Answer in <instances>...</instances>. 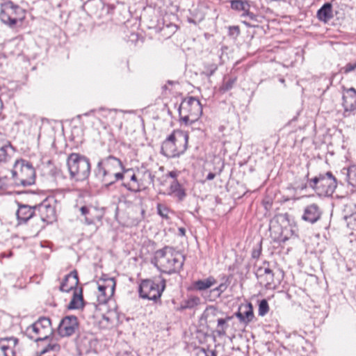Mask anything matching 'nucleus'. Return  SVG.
<instances>
[{"label": "nucleus", "instance_id": "nucleus-1", "mask_svg": "<svg viewBox=\"0 0 356 356\" xmlns=\"http://www.w3.org/2000/svg\"><path fill=\"white\" fill-rule=\"evenodd\" d=\"M184 261V256L180 252L172 247L165 246L155 252L152 262L161 273L170 275L179 273Z\"/></svg>", "mask_w": 356, "mask_h": 356}, {"label": "nucleus", "instance_id": "nucleus-2", "mask_svg": "<svg viewBox=\"0 0 356 356\" xmlns=\"http://www.w3.org/2000/svg\"><path fill=\"white\" fill-rule=\"evenodd\" d=\"M122 161L113 156L101 159L95 170L96 177L106 186H109L124 177Z\"/></svg>", "mask_w": 356, "mask_h": 356}, {"label": "nucleus", "instance_id": "nucleus-3", "mask_svg": "<svg viewBox=\"0 0 356 356\" xmlns=\"http://www.w3.org/2000/svg\"><path fill=\"white\" fill-rule=\"evenodd\" d=\"M188 136L181 131H174L162 143L161 153L167 157L179 156L187 149Z\"/></svg>", "mask_w": 356, "mask_h": 356}, {"label": "nucleus", "instance_id": "nucleus-4", "mask_svg": "<svg viewBox=\"0 0 356 356\" xmlns=\"http://www.w3.org/2000/svg\"><path fill=\"white\" fill-rule=\"evenodd\" d=\"M70 178L76 181L86 180L90 173L89 159L76 153H72L67 159Z\"/></svg>", "mask_w": 356, "mask_h": 356}, {"label": "nucleus", "instance_id": "nucleus-5", "mask_svg": "<svg viewBox=\"0 0 356 356\" xmlns=\"http://www.w3.org/2000/svg\"><path fill=\"white\" fill-rule=\"evenodd\" d=\"M202 113V105L200 101L194 97L185 98L179 106L180 120L186 125L195 122Z\"/></svg>", "mask_w": 356, "mask_h": 356}, {"label": "nucleus", "instance_id": "nucleus-6", "mask_svg": "<svg viewBox=\"0 0 356 356\" xmlns=\"http://www.w3.org/2000/svg\"><path fill=\"white\" fill-rule=\"evenodd\" d=\"M52 333L51 320L47 317H40L29 325L24 332L28 338L36 342L48 339Z\"/></svg>", "mask_w": 356, "mask_h": 356}, {"label": "nucleus", "instance_id": "nucleus-7", "mask_svg": "<svg viewBox=\"0 0 356 356\" xmlns=\"http://www.w3.org/2000/svg\"><path fill=\"white\" fill-rule=\"evenodd\" d=\"M12 173L17 184L23 186H31L35 183V169L30 162L24 159L15 161Z\"/></svg>", "mask_w": 356, "mask_h": 356}, {"label": "nucleus", "instance_id": "nucleus-8", "mask_svg": "<svg viewBox=\"0 0 356 356\" xmlns=\"http://www.w3.org/2000/svg\"><path fill=\"white\" fill-rule=\"evenodd\" d=\"M24 18V10L18 5L12 1H6L1 5L0 19L2 23L13 27L18 22H22Z\"/></svg>", "mask_w": 356, "mask_h": 356}, {"label": "nucleus", "instance_id": "nucleus-9", "mask_svg": "<svg viewBox=\"0 0 356 356\" xmlns=\"http://www.w3.org/2000/svg\"><path fill=\"white\" fill-rule=\"evenodd\" d=\"M309 185L320 195H332L337 188V179L332 172L319 175L312 179Z\"/></svg>", "mask_w": 356, "mask_h": 356}, {"label": "nucleus", "instance_id": "nucleus-10", "mask_svg": "<svg viewBox=\"0 0 356 356\" xmlns=\"http://www.w3.org/2000/svg\"><path fill=\"white\" fill-rule=\"evenodd\" d=\"M165 287L164 279L160 281V284L150 280H143L139 286V294L143 298L156 300L161 297Z\"/></svg>", "mask_w": 356, "mask_h": 356}, {"label": "nucleus", "instance_id": "nucleus-11", "mask_svg": "<svg viewBox=\"0 0 356 356\" xmlns=\"http://www.w3.org/2000/svg\"><path fill=\"white\" fill-rule=\"evenodd\" d=\"M256 275L261 285L267 289H273L279 284V280H275V273L268 267V263H264L256 271Z\"/></svg>", "mask_w": 356, "mask_h": 356}, {"label": "nucleus", "instance_id": "nucleus-12", "mask_svg": "<svg viewBox=\"0 0 356 356\" xmlns=\"http://www.w3.org/2000/svg\"><path fill=\"white\" fill-rule=\"evenodd\" d=\"M78 327L77 318L75 316H68L60 322L58 332L62 337H70L75 332Z\"/></svg>", "mask_w": 356, "mask_h": 356}, {"label": "nucleus", "instance_id": "nucleus-13", "mask_svg": "<svg viewBox=\"0 0 356 356\" xmlns=\"http://www.w3.org/2000/svg\"><path fill=\"white\" fill-rule=\"evenodd\" d=\"M343 103L345 112L356 110V90L354 88H343Z\"/></svg>", "mask_w": 356, "mask_h": 356}, {"label": "nucleus", "instance_id": "nucleus-14", "mask_svg": "<svg viewBox=\"0 0 356 356\" xmlns=\"http://www.w3.org/2000/svg\"><path fill=\"white\" fill-rule=\"evenodd\" d=\"M38 208L42 221L47 223H51L56 220L55 208L50 204L49 200H46L43 201Z\"/></svg>", "mask_w": 356, "mask_h": 356}, {"label": "nucleus", "instance_id": "nucleus-15", "mask_svg": "<svg viewBox=\"0 0 356 356\" xmlns=\"http://www.w3.org/2000/svg\"><path fill=\"white\" fill-rule=\"evenodd\" d=\"M82 216L85 217V222L88 225L94 224L102 218V213L99 209L93 206H83L80 208Z\"/></svg>", "mask_w": 356, "mask_h": 356}, {"label": "nucleus", "instance_id": "nucleus-16", "mask_svg": "<svg viewBox=\"0 0 356 356\" xmlns=\"http://www.w3.org/2000/svg\"><path fill=\"white\" fill-rule=\"evenodd\" d=\"M79 283L78 273L76 270H73L67 275L60 286V290L64 292H68L75 289Z\"/></svg>", "mask_w": 356, "mask_h": 356}, {"label": "nucleus", "instance_id": "nucleus-17", "mask_svg": "<svg viewBox=\"0 0 356 356\" xmlns=\"http://www.w3.org/2000/svg\"><path fill=\"white\" fill-rule=\"evenodd\" d=\"M321 216V212L318 205L312 204L305 209L302 219L309 222L314 223L320 219Z\"/></svg>", "mask_w": 356, "mask_h": 356}, {"label": "nucleus", "instance_id": "nucleus-18", "mask_svg": "<svg viewBox=\"0 0 356 356\" xmlns=\"http://www.w3.org/2000/svg\"><path fill=\"white\" fill-rule=\"evenodd\" d=\"M124 176H127L130 181L127 184H124V186L130 191L138 192L140 191L141 188L144 186L141 179H138V177L133 173L129 175V172L125 171L124 173Z\"/></svg>", "mask_w": 356, "mask_h": 356}, {"label": "nucleus", "instance_id": "nucleus-19", "mask_svg": "<svg viewBox=\"0 0 356 356\" xmlns=\"http://www.w3.org/2000/svg\"><path fill=\"white\" fill-rule=\"evenodd\" d=\"M2 341L7 342V344L1 343L0 349L5 356H15V348L18 343V339L15 337H10L2 339Z\"/></svg>", "mask_w": 356, "mask_h": 356}, {"label": "nucleus", "instance_id": "nucleus-20", "mask_svg": "<svg viewBox=\"0 0 356 356\" xmlns=\"http://www.w3.org/2000/svg\"><path fill=\"white\" fill-rule=\"evenodd\" d=\"M35 207H31L28 205H19L17 211V218L19 222H26L34 215Z\"/></svg>", "mask_w": 356, "mask_h": 356}, {"label": "nucleus", "instance_id": "nucleus-21", "mask_svg": "<svg viewBox=\"0 0 356 356\" xmlns=\"http://www.w3.org/2000/svg\"><path fill=\"white\" fill-rule=\"evenodd\" d=\"M168 194L170 195H173L179 201L183 200L186 195L184 188L179 183L177 179L173 180L172 181L170 185L169 192Z\"/></svg>", "mask_w": 356, "mask_h": 356}, {"label": "nucleus", "instance_id": "nucleus-22", "mask_svg": "<svg viewBox=\"0 0 356 356\" xmlns=\"http://www.w3.org/2000/svg\"><path fill=\"white\" fill-rule=\"evenodd\" d=\"M216 283V280L215 278L212 276H210L204 280H199L195 282H194L191 286V289L193 290L196 291H204L210 287H211L213 285H214Z\"/></svg>", "mask_w": 356, "mask_h": 356}, {"label": "nucleus", "instance_id": "nucleus-23", "mask_svg": "<svg viewBox=\"0 0 356 356\" xmlns=\"http://www.w3.org/2000/svg\"><path fill=\"white\" fill-rule=\"evenodd\" d=\"M333 17L332 4L325 3L317 12V17L320 21L327 22Z\"/></svg>", "mask_w": 356, "mask_h": 356}, {"label": "nucleus", "instance_id": "nucleus-24", "mask_svg": "<svg viewBox=\"0 0 356 356\" xmlns=\"http://www.w3.org/2000/svg\"><path fill=\"white\" fill-rule=\"evenodd\" d=\"M108 282L110 283V284L108 286L101 285V284H99V286H98V289H99V292L101 293V294L99 296H98V300L99 302L106 303V302H108L110 301V300H107L106 295V291L108 287H110L109 289H110L111 294H113V293L114 291V289L115 286V282L114 279L111 278L108 280Z\"/></svg>", "mask_w": 356, "mask_h": 356}, {"label": "nucleus", "instance_id": "nucleus-25", "mask_svg": "<svg viewBox=\"0 0 356 356\" xmlns=\"http://www.w3.org/2000/svg\"><path fill=\"white\" fill-rule=\"evenodd\" d=\"M83 305V298L82 295V289L79 290L78 293L76 291L74 292L73 296L67 305V309H81Z\"/></svg>", "mask_w": 356, "mask_h": 356}, {"label": "nucleus", "instance_id": "nucleus-26", "mask_svg": "<svg viewBox=\"0 0 356 356\" xmlns=\"http://www.w3.org/2000/svg\"><path fill=\"white\" fill-rule=\"evenodd\" d=\"M111 314H113V313H96L94 317L100 318L99 325L102 327L107 328L112 325L114 320Z\"/></svg>", "mask_w": 356, "mask_h": 356}, {"label": "nucleus", "instance_id": "nucleus-27", "mask_svg": "<svg viewBox=\"0 0 356 356\" xmlns=\"http://www.w3.org/2000/svg\"><path fill=\"white\" fill-rule=\"evenodd\" d=\"M231 8L233 10L238 11H243L245 13L247 10H249L250 5L245 1L242 0H232Z\"/></svg>", "mask_w": 356, "mask_h": 356}, {"label": "nucleus", "instance_id": "nucleus-28", "mask_svg": "<svg viewBox=\"0 0 356 356\" xmlns=\"http://www.w3.org/2000/svg\"><path fill=\"white\" fill-rule=\"evenodd\" d=\"M346 171L347 181L349 184L356 187V165H352L347 169H343Z\"/></svg>", "mask_w": 356, "mask_h": 356}, {"label": "nucleus", "instance_id": "nucleus-29", "mask_svg": "<svg viewBox=\"0 0 356 356\" xmlns=\"http://www.w3.org/2000/svg\"><path fill=\"white\" fill-rule=\"evenodd\" d=\"M231 318H218V325L216 328V332L219 336L225 335L226 333V329L228 327L227 321L230 320Z\"/></svg>", "mask_w": 356, "mask_h": 356}, {"label": "nucleus", "instance_id": "nucleus-30", "mask_svg": "<svg viewBox=\"0 0 356 356\" xmlns=\"http://www.w3.org/2000/svg\"><path fill=\"white\" fill-rule=\"evenodd\" d=\"M236 317L244 325H247L254 318V313H235Z\"/></svg>", "mask_w": 356, "mask_h": 356}, {"label": "nucleus", "instance_id": "nucleus-31", "mask_svg": "<svg viewBox=\"0 0 356 356\" xmlns=\"http://www.w3.org/2000/svg\"><path fill=\"white\" fill-rule=\"evenodd\" d=\"M97 112H98L102 118L109 119L111 120H113L115 119L116 114L115 110L106 109L103 108L98 109Z\"/></svg>", "mask_w": 356, "mask_h": 356}, {"label": "nucleus", "instance_id": "nucleus-32", "mask_svg": "<svg viewBox=\"0 0 356 356\" xmlns=\"http://www.w3.org/2000/svg\"><path fill=\"white\" fill-rule=\"evenodd\" d=\"M60 350V346L56 343V342H50L46 346L45 348H44L42 350H41V353L42 354H44L47 352H49V351H53V352H56V353H58L59 352Z\"/></svg>", "mask_w": 356, "mask_h": 356}, {"label": "nucleus", "instance_id": "nucleus-33", "mask_svg": "<svg viewBox=\"0 0 356 356\" xmlns=\"http://www.w3.org/2000/svg\"><path fill=\"white\" fill-rule=\"evenodd\" d=\"M200 303V298L195 296L190 297L185 302L184 308L193 309Z\"/></svg>", "mask_w": 356, "mask_h": 356}, {"label": "nucleus", "instance_id": "nucleus-34", "mask_svg": "<svg viewBox=\"0 0 356 356\" xmlns=\"http://www.w3.org/2000/svg\"><path fill=\"white\" fill-rule=\"evenodd\" d=\"M195 356H217L215 350H205L203 348H197L195 350Z\"/></svg>", "mask_w": 356, "mask_h": 356}, {"label": "nucleus", "instance_id": "nucleus-35", "mask_svg": "<svg viewBox=\"0 0 356 356\" xmlns=\"http://www.w3.org/2000/svg\"><path fill=\"white\" fill-rule=\"evenodd\" d=\"M356 211V206L353 204H346L343 210V219L352 216Z\"/></svg>", "mask_w": 356, "mask_h": 356}, {"label": "nucleus", "instance_id": "nucleus-36", "mask_svg": "<svg viewBox=\"0 0 356 356\" xmlns=\"http://www.w3.org/2000/svg\"><path fill=\"white\" fill-rule=\"evenodd\" d=\"M154 175H152V173L149 170H146L144 172L143 178L141 179H142L143 183H144V186H145V184H148V185L153 184H154Z\"/></svg>", "mask_w": 356, "mask_h": 356}, {"label": "nucleus", "instance_id": "nucleus-37", "mask_svg": "<svg viewBox=\"0 0 356 356\" xmlns=\"http://www.w3.org/2000/svg\"><path fill=\"white\" fill-rule=\"evenodd\" d=\"M346 222L347 227L351 230H356V211L355 213L348 216L347 218L344 219Z\"/></svg>", "mask_w": 356, "mask_h": 356}, {"label": "nucleus", "instance_id": "nucleus-38", "mask_svg": "<svg viewBox=\"0 0 356 356\" xmlns=\"http://www.w3.org/2000/svg\"><path fill=\"white\" fill-rule=\"evenodd\" d=\"M236 81V77H230L226 79L222 86V89L225 91H228L232 89Z\"/></svg>", "mask_w": 356, "mask_h": 356}, {"label": "nucleus", "instance_id": "nucleus-39", "mask_svg": "<svg viewBox=\"0 0 356 356\" xmlns=\"http://www.w3.org/2000/svg\"><path fill=\"white\" fill-rule=\"evenodd\" d=\"M204 67L205 71L203 73L207 76H212L218 69V66L215 63L207 64Z\"/></svg>", "mask_w": 356, "mask_h": 356}, {"label": "nucleus", "instance_id": "nucleus-40", "mask_svg": "<svg viewBox=\"0 0 356 356\" xmlns=\"http://www.w3.org/2000/svg\"><path fill=\"white\" fill-rule=\"evenodd\" d=\"M10 147V144L3 145L0 147V162H6L8 156L7 149Z\"/></svg>", "mask_w": 356, "mask_h": 356}, {"label": "nucleus", "instance_id": "nucleus-41", "mask_svg": "<svg viewBox=\"0 0 356 356\" xmlns=\"http://www.w3.org/2000/svg\"><path fill=\"white\" fill-rule=\"evenodd\" d=\"M228 287L227 282L221 283L218 286L212 290L213 293H216V296L219 297Z\"/></svg>", "mask_w": 356, "mask_h": 356}, {"label": "nucleus", "instance_id": "nucleus-42", "mask_svg": "<svg viewBox=\"0 0 356 356\" xmlns=\"http://www.w3.org/2000/svg\"><path fill=\"white\" fill-rule=\"evenodd\" d=\"M356 69V62L354 63H348L344 67H341V72L343 74H348Z\"/></svg>", "mask_w": 356, "mask_h": 356}, {"label": "nucleus", "instance_id": "nucleus-43", "mask_svg": "<svg viewBox=\"0 0 356 356\" xmlns=\"http://www.w3.org/2000/svg\"><path fill=\"white\" fill-rule=\"evenodd\" d=\"M256 302L259 305V312H268V304L266 300L263 299L261 300H256Z\"/></svg>", "mask_w": 356, "mask_h": 356}, {"label": "nucleus", "instance_id": "nucleus-44", "mask_svg": "<svg viewBox=\"0 0 356 356\" xmlns=\"http://www.w3.org/2000/svg\"><path fill=\"white\" fill-rule=\"evenodd\" d=\"M158 213L163 218H168V209L161 204L157 205Z\"/></svg>", "mask_w": 356, "mask_h": 356}, {"label": "nucleus", "instance_id": "nucleus-45", "mask_svg": "<svg viewBox=\"0 0 356 356\" xmlns=\"http://www.w3.org/2000/svg\"><path fill=\"white\" fill-rule=\"evenodd\" d=\"M261 253V243L257 244V245L253 248L252 251V257L254 259H258Z\"/></svg>", "mask_w": 356, "mask_h": 356}, {"label": "nucleus", "instance_id": "nucleus-46", "mask_svg": "<svg viewBox=\"0 0 356 356\" xmlns=\"http://www.w3.org/2000/svg\"><path fill=\"white\" fill-rule=\"evenodd\" d=\"M241 308L245 309V312H253V305L251 302H246L244 304L241 305V307L239 308L241 309Z\"/></svg>", "mask_w": 356, "mask_h": 356}, {"label": "nucleus", "instance_id": "nucleus-47", "mask_svg": "<svg viewBox=\"0 0 356 356\" xmlns=\"http://www.w3.org/2000/svg\"><path fill=\"white\" fill-rule=\"evenodd\" d=\"M242 17H248L251 20H254L256 18V15H254L252 13L249 12V10H247L245 13H243L241 15Z\"/></svg>", "mask_w": 356, "mask_h": 356}, {"label": "nucleus", "instance_id": "nucleus-48", "mask_svg": "<svg viewBox=\"0 0 356 356\" xmlns=\"http://www.w3.org/2000/svg\"><path fill=\"white\" fill-rule=\"evenodd\" d=\"M115 356H136V355L132 352L124 351L122 353H118Z\"/></svg>", "mask_w": 356, "mask_h": 356}, {"label": "nucleus", "instance_id": "nucleus-49", "mask_svg": "<svg viewBox=\"0 0 356 356\" xmlns=\"http://www.w3.org/2000/svg\"><path fill=\"white\" fill-rule=\"evenodd\" d=\"M179 172L178 171H171L168 174V177H170L172 179H174V180L177 179V177H178Z\"/></svg>", "mask_w": 356, "mask_h": 356}, {"label": "nucleus", "instance_id": "nucleus-50", "mask_svg": "<svg viewBox=\"0 0 356 356\" xmlns=\"http://www.w3.org/2000/svg\"><path fill=\"white\" fill-rule=\"evenodd\" d=\"M229 30L232 32V33H236V35L239 34V29L238 26L230 27Z\"/></svg>", "mask_w": 356, "mask_h": 356}, {"label": "nucleus", "instance_id": "nucleus-51", "mask_svg": "<svg viewBox=\"0 0 356 356\" xmlns=\"http://www.w3.org/2000/svg\"><path fill=\"white\" fill-rule=\"evenodd\" d=\"M216 175L213 172H209L207 176V180H212L215 178Z\"/></svg>", "mask_w": 356, "mask_h": 356}, {"label": "nucleus", "instance_id": "nucleus-52", "mask_svg": "<svg viewBox=\"0 0 356 356\" xmlns=\"http://www.w3.org/2000/svg\"><path fill=\"white\" fill-rule=\"evenodd\" d=\"M97 110H90L89 112L85 113L83 115L85 116H88V115H91L92 113L97 112Z\"/></svg>", "mask_w": 356, "mask_h": 356}, {"label": "nucleus", "instance_id": "nucleus-53", "mask_svg": "<svg viewBox=\"0 0 356 356\" xmlns=\"http://www.w3.org/2000/svg\"><path fill=\"white\" fill-rule=\"evenodd\" d=\"M179 231L181 235L184 236L185 234V229H184V228H179Z\"/></svg>", "mask_w": 356, "mask_h": 356}, {"label": "nucleus", "instance_id": "nucleus-54", "mask_svg": "<svg viewBox=\"0 0 356 356\" xmlns=\"http://www.w3.org/2000/svg\"><path fill=\"white\" fill-rule=\"evenodd\" d=\"M168 27H170L172 29V32H175L176 30H177V26L175 25H170V26H168Z\"/></svg>", "mask_w": 356, "mask_h": 356}, {"label": "nucleus", "instance_id": "nucleus-55", "mask_svg": "<svg viewBox=\"0 0 356 356\" xmlns=\"http://www.w3.org/2000/svg\"><path fill=\"white\" fill-rule=\"evenodd\" d=\"M243 23L247 26H252V25H251L249 22H246V21H244Z\"/></svg>", "mask_w": 356, "mask_h": 356}, {"label": "nucleus", "instance_id": "nucleus-56", "mask_svg": "<svg viewBox=\"0 0 356 356\" xmlns=\"http://www.w3.org/2000/svg\"><path fill=\"white\" fill-rule=\"evenodd\" d=\"M288 240V238L286 236H284L282 239V243H285L286 241Z\"/></svg>", "mask_w": 356, "mask_h": 356}, {"label": "nucleus", "instance_id": "nucleus-57", "mask_svg": "<svg viewBox=\"0 0 356 356\" xmlns=\"http://www.w3.org/2000/svg\"><path fill=\"white\" fill-rule=\"evenodd\" d=\"M280 81L283 83H284L285 81L283 78H280Z\"/></svg>", "mask_w": 356, "mask_h": 356}, {"label": "nucleus", "instance_id": "nucleus-58", "mask_svg": "<svg viewBox=\"0 0 356 356\" xmlns=\"http://www.w3.org/2000/svg\"><path fill=\"white\" fill-rule=\"evenodd\" d=\"M266 313H259V314L261 316H264Z\"/></svg>", "mask_w": 356, "mask_h": 356}, {"label": "nucleus", "instance_id": "nucleus-59", "mask_svg": "<svg viewBox=\"0 0 356 356\" xmlns=\"http://www.w3.org/2000/svg\"><path fill=\"white\" fill-rule=\"evenodd\" d=\"M202 318H206V316H204V314H202V316H201V319H202Z\"/></svg>", "mask_w": 356, "mask_h": 356}, {"label": "nucleus", "instance_id": "nucleus-60", "mask_svg": "<svg viewBox=\"0 0 356 356\" xmlns=\"http://www.w3.org/2000/svg\"><path fill=\"white\" fill-rule=\"evenodd\" d=\"M208 309H209V308H208V307H207V308L204 309V312H207V311H208Z\"/></svg>", "mask_w": 356, "mask_h": 356}]
</instances>
